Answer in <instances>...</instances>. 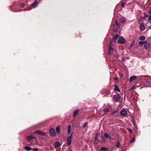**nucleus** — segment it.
<instances>
[{
	"instance_id": "79ce46f5",
	"label": "nucleus",
	"mask_w": 151,
	"mask_h": 151,
	"mask_svg": "<svg viewBox=\"0 0 151 151\" xmlns=\"http://www.w3.org/2000/svg\"><path fill=\"white\" fill-rule=\"evenodd\" d=\"M24 4H22L21 5V6H22V7H23L24 6Z\"/></svg>"
},
{
	"instance_id": "cd10ccee",
	"label": "nucleus",
	"mask_w": 151,
	"mask_h": 151,
	"mask_svg": "<svg viewBox=\"0 0 151 151\" xmlns=\"http://www.w3.org/2000/svg\"><path fill=\"white\" fill-rule=\"evenodd\" d=\"M101 150L102 151H105L106 150V149L104 147H102L101 148Z\"/></svg>"
},
{
	"instance_id": "a878e982",
	"label": "nucleus",
	"mask_w": 151,
	"mask_h": 151,
	"mask_svg": "<svg viewBox=\"0 0 151 151\" xmlns=\"http://www.w3.org/2000/svg\"><path fill=\"white\" fill-rule=\"evenodd\" d=\"M102 142H106V139H105V138L104 137V136L103 135L102 136Z\"/></svg>"
},
{
	"instance_id": "4be33fe9",
	"label": "nucleus",
	"mask_w": 151,
	"mask_h": 151,
	"mask_svg": "<svg viewBox=\"0 0 151 151\" xmlns=\"http://www.w3.org/2000/svg\"><path fill=\"white\" fill-rule=\"evenodd\" d=\"M146 41L144 42H142V41H139V44L140 46H142L145 42Z\"/></svg>"
},
{
	"instance_id": "473e14b6",
	"label": "nucleus",
	"mask_w": 151,
	"mask_h": 151,
	"mask_svg": "<svg viewBox=\"0 0 151 151\" xmlns=\"http://www.w3.org/2000/svg\"><path fill=\"white\" fill-rule=\"evenodd\" d=\"M104 111L106 112H108L109 111V110L108 109H104Z\"/></svg>"
},
{
	"instance_id": "20e7f679",
	"label": "nucleus",
	"mask_w": 151,
	"mask_h": 151,
	"mask_svg": "<svg viewBox=\"0 0 151 151\" xmlns=\"http://www.w3.org/2000/svg\"><path fill=\"white\" fill-rule=\"evenodd\" d=\"M109 51H113L114 50V48L113 47V44L112 43V41L111 40L109 42Z\"/></svg>"
},
{
	"instance_id": "a211bd4d",
	"label": "nucleus",
	"mask_w": 151,
	"mask_h": 151,
	"mask_svg": "<svg viewBox=\"0 0 151 151\" xmlns=\"http://www.w3.org/2000/svg\"><path fill=\"white\" fill-rule=\"evenodd\" d=\"M120 21L122 23H124L125 22L126 19L124 17H122L120 19Z\"/></svg>"
},
{
	"instance_id": "a18cd8bd",
	"label": "nucleus",
	"mask_w": 151,
	"mask_h": 151,
	"mask_svg": "<svg viewBox=\"0 0 151 151\" xmlns=\"http://www.w3.org/2000/svg\"><path fill=\"white\" fill-rule=\"evenodd\" d=\"M123 77V75L122 74V75H121V78H122Z\"/></svg>"
},
{
	"instance_id": "5701e85b",
	"label": "nucleus",
	"mask_w": 151,
	"mask_h": 151,
	"mask_svg": "<svg viewBox=\"0 0 151 151\" xmlns=\"http://www.w3.org/2000/svg\"><path fill=\"white\" fill-rule=\"evenodd\" d=\"M71 125H69L68 126V134H70V132Z\"/></svg>"
},
{
	"instance_id": "412c9836",
	"label": "nucleus",
	"mask_w": 151,
	"mask_h": 151,
	"mask_svg": "<svg viewBox=\"0 0 151 151\" xmlns=\"http://www.w3.org/2000/svg\"><path fill=\"white\" fill-rule=\"evenodd\" d=\"M137 84H139V86L140 85V84L139 83H136V84L133 86L131 88H130V90H132L134 88H135V87H136V85Z\"/></svg>"
},
{
	"instance_id": "7ed1b4c3",
	"label": "nucleus",
	"mask_w": 151,
	"mask_h": 151,
	"mask_svg": "<svg viewBox=\"0 0 151 151\" xmlns=\"http://www.w3.org/2000/svg\"><path fill=\"white\" fill-rule=\"evenodd\" d=\"M72 133L69 136L67 140V145L68 146H70L71 143L72 141Z\"/></svg>"
},
{
	"instance_id": "f03ea898",
	"label": "nucleus",
	"mask_w": 151,
	"mask_h": 151,
	"mask_svg": "<svg viewBox=\"0 0 151 151\" xmlns=\"http://www.w3.org/2000/svg\"><path fill=\"white\" fill-rule=\"evenodd\" d=\"M125 40L124 38L122 37H119L118 40V42L120 44H124L125 43Z\"/></svg>"
},
{
	"instance_id": "f704fd0d",
	"label": "nucleus",
	"mask_w": 151,
	"mask_h": 151,
	"mask_svg": "<svg viewBox=\"0 0 151 151\" xmlns=\"http://www.w3.org/2000/svg\"><path fill=\"white\" fill-rule=\"evenodd\" d=\"M113 31L114 32H116L117 31V30L116 28H114L113 29Z\"/></svg>"
},
{
	"instance_id": "2eb2a0df",
	"label": "nucleus",
	"mask_w": 151,
	"mask_h": 151,
	"mask_svg": "<svg viewBox=\"0 0 151 151\" xmlns=\"http://www.w3.org/2000/svg\"><path fill=\"white\" fill-rule=\"evenodd\" d=\"M104 136L107 139H111V137L106 133H104Z\"/></svg>"
},
{
	"instance_id": "6ab92c4d",
	"label": "nucleus",
	"mask_w": 151,
	"mask_h": 151,
	"mask_svg": "<svg viewBox=\"0 0 151 151\" xmlns=\"http://www.w3.org/2000/svg\"><path fill=\"white\" fill-rule=\"evenodd\" d=\"M114 86V90L115 91L119 92L120 91V90L119 89L118 87L116 85H115Z\"/></svg>"
},
{
	"instance_id": "f8f14e48",
	"label": "nucleus",
	"mask_w": 151,
	"mask_h": 151,
	"mask_svg": "<svg viewBox=\"0 0 151 151\" xmlns=\"http://www.w3.org/2000/svg\"><path fill=\"white\" fill-rule=\"evenodd\" d=\"M139 27L141 30H143L145 28V26L144 24L143 23L141 24L140 25Z\"/></svg>"
},
{
	"instance_id": "58836bf2",
	"label": "nucleus",
	"mask_w": 151,
	"mask_h": 151,
	"mask_svg": "<svg viewBox=\"0 0 151 151\" xmlns=\"http://www.w3.org/2000/svg\"><path fill=\"white\" fill-rule=\"evenodd\" d=\"M33 151H38L37 149V148H34L33 149Z\"/></svg>"
},
{
	"instance_id": "c85d7f7f",
	"label": "nucleus",
	"mask_w": 151,
	"mask_h": 151,
	"mask_svg": "<svg viewBox=\"0 0 151 151\" xmlns=\"http://www.w3.org/2000/svg\"><path fill=\"white\" fill-rule=\"evenodd\" d=\"M148 21L149 22L151 23V16L149 17Z\"/></svg>"
},
{
	"instance_id": "39448f33",
	"label": "nucleus",
	"mask_w": 151,
	"mask_h": 151,
	"mask_svg": "<svg viewBox=\"0 0 151 151\" xmlns=\"http://www.w3.org/2000/svg\"><path fill=\"white\" fill-rule=\"evenodd\" d=\"M113 98L116 101H118L121 99L120 96L119 94L114 95L113 97Z\"/></svg>"
},
{
	"instance_id": "49530a36",
	"label": "nucleus",
	"mask_w": 151,
	"mask_h": 151,
	"mask_svg": "<svg viewBox=\"0 0 151 151\" xmlns=\"http://www.w3.org/2000/svg\"><path fill=\"white\" fill-rule=\"evenodd\" d=\"M116 25H117V23H116Z\"/></svg>"
},
{
	"instance_id": "6e6552de",
	"label": "nucleus",
	"mask_w": 151,
	"mask_h": 151,
	"mask_svg": "<svg viewBox=\"0 0 151 151\" xmlns=\"http://www.w3.org/2000/svg\"><path fill=\"white\" fill-rule=\"evenodd\" d=\"M50 134L52 136H55V132L53 129H52L49 130Z\"/></svg>"
},
{
	"instance_id": "1a4fd4ad",
	"label": "nucleus",
	"mask_w": 151,
	"mask_h": 151,
	"mask_svg": "<svg viewBox=\"0 0 151 151\" xmlns=\"http://www.w3.org/2000/svg\"><path fill=\"white\" fill-rule=\"evenodd\" d=\"M119 35L117 34H115L114 35V37L112 39V41L115 42L118 37Z\"/></svg>"
},
{
	"instance_id": "4c0bfd02",
	"label": "nucleus",
	"mask_w": 151,
	"mask_h": 151,
	"mask_svg": "<svg viewBox=\"0 0 151 151\" xmlns=\"http://www.w3.org/2000/svg\"><path fill=\"white\" fill-rule=\"evenodd\" d=\"M118 78L116 77H115L114 78V80L116 81L118 80Z\"/></svg>"
},
{
	"instance_id": "393cba45",
	"label": "nucleus",
	"mask_w": 151,
	"mask_h": 151,
	"mask_svg": "<svg viewBox=\"0 0 151 151\" xmlns=\"http://www.w3.org/2000/svg\"><path fill=\"white\" fill-rule=\"evenodd\" d=\"M88 123L87 122H85L83 125L82 127L84 128L87 125Z\"/></svg>"
},
{
	"instance_id": "0eeeda50",
	"label": "nucleus",
	"mask_w": 151,
	"mask_h": 151,
	"mask_svg": "<svg viewBox=\"0 0 151 151\" xmlns=\"http://www.w3.org/2000/svg\"><path fill=\"white\" fill-rule=\"evenodd\" d=\"M35 133H37L38 134H41L42 136H45L46 135V133L44 132H43L41 130H38L35 131Z\"/></svg>"
},
{
	"instance_id": "4468645a",
	"label": "nucleus",
	"mask_w": 151,
	"mask_h": 151,
	"mask_svg": "<svg viewBox=\"0 0 151 151\" xmlns=\"http://www.w3.org/2000/svg\"><path fill=\"white\" fill-rule=\"evenodd\" d=\"M144 46L146 49H148L150 47L149 43L148 42H145Z\"/></svg>"
},
{
	"instance_id": "c9c22d12",
	"label": "nucleus",
	"mask_w": 151,
	"mask_h": 151,
	"mask_svg": "<svg viewBox=\"0 0 151 151\" xmlns=\"http://www.w3.org/2000/svg\"><path fill=\"white\" fill-rule=\"evenodd\" d=\"M128 130L131 133H132V129H128Z\"/></svg>"
},
{
	"instance_id": "9b49d317",
	"label": "nucleus",
	"mask_w": 151,
	"mask_h": 151,
	"mask_svg": "<svg viewBox=\"0 0 151 151\" xmlns=\"http://www.w3.org/2000/svg\"><path fill=\"white\" fill-rule=\"evenodd\" d=\"M60 146V142H59L57 141L55 143V144L54 145V147L55 148V149L57 147Z\"/></svg>"
},
{
	"instance_id": "423d86ee",
	"label": "nucleus",
	"mask_w": 151,
	"mask_h": 151,
	"mask_svg": "<svg viewBox=\"0 0 151 151\" xmlns=\"http://www.w3.org/2000/svg\"><path fill=\"white\" fill-rule=\"evenodd\" d=\"M120 113L121 116H125L127 115V112L125 110H122L120 112Z\"/></svg>"
},
{
	"instance_id": "c756f323",
	"label": "nucleus",
	"mask_w": 151,
	"mask_h": 151,
	"mask_svg": "<svg viewBox=\"0 0 151 151\" xmlns=\"http://www.w3.org/2000/svg\"><path fill=\"white\" fill-rule=\"evenodd\" d=\"M120 147V146L119 145V142H118L116 145V147L117 148L119 147Z\"/></svg>"
},
{
	"instance_id": "ddd939ff",
	"label": "nucleus",
	"mask_w": 151,
	"mask_h": 151,
	"mask_svg": "<svg viewBox=\"0 0 151 151\" xmlns=\"http://www.w3.org/2000/svg\"><path fill=\"white\" fill-rule=\"evenodd\" d=\"M60 127L59 126H57L56 128L57 133L58 134H60Z\"/></svg>"
},
{
	"instance_id": "bb28decb",
	"label": "nucleus",
	"mask_w": 151,
	"mask_h": 151,
	"mask_svg": "<svg viewBox=\"0 0 151 151\" xmlns=\"http://www.w3.org/2000/svg\"><path fill=\"white\" fill-rule=\"evenodd\" d=\"M144 18L142 17V19H145V18H147L148 17V15H146L145 13H144Z\"/></svg>"
},
{
	"instance_id": "7c9ffc66",
	"label": "nucleus",
	"mask_w": 151,
	"mask_h": 151,
	"mask_svg": "<svg viewBox=\"0 0 151 151\" xmlns=\"http://www.w3.org/2000/svg\"><path fill=\"white\" fill-rule=\"evenodd\" d=\"M125 4H126V3L125 2L122 3L121 4V6L122 7H124V5Z\"/></svg>"
},
{
	"instance_id": "f257e3e1",
	"label": "nucleus",
	"mask_w": 151,
	"mask_h": 151,
	"mask_svg": "<svg viewBox=\"0 0 151 151\" xmlns=\"http://www.w3.org/2000/svg\"><path fill=\"white\" fill-rule=\"evenodd\" d=\"M37 1H35L33 3L31 4L29 6V8L30 9L29 10H27V11L30 10L31 9L34 8L37 6Z\"/></svg>"
},
{
	"instance_id": "e433bc0d",
	"label": "nucleus",
	"mask_w": 151,
	"mask_h": 151,
	"mask_svg": "<svg viewBox=\"0 0 151 151\" xmlns=\"http://www.w3.org/2000/svg\"><path fill=\"white\" fill-rule=\"evenodd\" d=\"M116 111H112L111 113L113 114H114L116 113Z\"/></svg>"
},
{
	"instance_id": "9d476101",
	"label": "nucleus",
	"mask_w": 151,
	"mask_h": 151,
	"mask_svg": "<svg viewBox=\"0 0 151 151\" xmlns=\"http://www.w3.org/2000/svg\"><path fill=\"white\" fill-rule=\"evenodd\" d=\"M34 137L30 135L26 137V139L28 141V142H29L30 140L34 139Z\"/></svg>"
},
{
	"instance_id": "b1692460",
	"label": "nucleus",
	"mask_w": 151,
	"mask_h": 151,
	"mask_svg": "<svg viewBox=\"0 0 151 151\" xmlns=\"http://www.w3.org/2000/svg\"><path fill=\"white\" fill-rule=\"evenodd\" d=\"M145 39V37L144 36H142L140 37V40H144Z\"/></svg>"
},
{
	"instance_id": "f3484780",
	"label": "nucleus",
	"mask_w": 151,
	"mask_h": 151,
	"mask_svg": "<svg viewBox=\"0 0 151 151\" xmlns=\"http://www.w3.org/2000/svg\"><path fill=\"white\" fill-rule=\"evenodd\" d=\"M137 77V76H132L130 78V81H131L134 79H135Z\"/></svg>"
},
{
	"instance_id": "ea45409f",
	"label": "nucleus",
	"mask_w": 151,
	"mask_h": 151,
	"mask_svg": "<svg viewBox=\"0 0 151 151\" xmlns=\"http://www.w3.org/2000/svg\"><path fill=\"white\" fill-rule=\"evenodd\" d=\"M149 10H150V12H149V14H151V7H150L149 9Z\"/></svg>"
},
{
	"instance_id": "72a5a7b5",
	"label": "nucleus",
	"mask_w": 151,
	"mask_h": 151,
	"mask_svg": "<svg viewBox=\"0 0 151 151\" xmlns=\"http://www.w3.org/2000/svg\"><path fill=\"white\" fill-rule=\"evenodd\" d=\"M134 44V42L132 43L131 44L130 48H131L133 46Z\"/></svg>"
},
{
	"instance_id": "2f4dec72",
	"label": "nucleus",
	"mask_w": 151,
	"mask_h": 151,
	"mask_svg": "<svg viewBox=\"0 0 151 151\" xmlns=\"http://www.w3.org/2000/svg\"><path fill=\"white\" fill-rule=\"evenodd\" d=\"M135 140V138H133L132 139H131V140L130 141V143H132L133 142H134V140Z\"/></svg>"
},
{
	"instance_id": "37998d69",
	"label": "nucleus",
	"mask_w": 151,
	"mask_h": 151,
	"mask_svg": "<svg viewBox=\"0 0 151 151\" xmlns=\"http://www.w3.org/2000/svg\"><path fill=\"white\" fill-rule=\"evenodd\" d=\"M111 52H110V51H109V52L108 53V54L109 55H111Z\"/></svg>"
},
{
	"instance_id": "dca6fc26",
	"label": "nucleus",
	"mask_w": 151,
	"mask_h": 151,
	"mask_svg": "<svg viewBox=\"0 0 151 151\" xmlns=\"http://www.w3.org/2000/svg\"><path fill=\"white\" fill-rule=\"evenodd\" d=\"M79 112V110L78 109L75 110L73 112V117L76 116L78 114Z\"/></svg>"
},
{
	"instance_id": "a19ab883",
	"label": "nucleus",
	"mask_w": 151,
	"mask_h": 151,
	"mask_svg": "<svg viewBox=\"0 0 151 151\" xmlns=\"http://www.w3.org/2000/svg\"><path fill=\"white\" fill-rule=\"evenodd\" d=\"M146 82L147 83H150V81H148V80H147L146 81Z\"/></svg>"
},
{
	"instance_id": "aec40b11",
	"label": "nucleus",
	"mask_w": 151,
	"mask_h": 151,
	"mask_svg": "<svg viewBox=\"0 0 151 151\" xmlns=\"http://www.w3.org/2000/svg\"><path fill=\"white\" fill-rule=\"evenodd\" d=\"M24 148L25 150L27 151H29L31 149V148L28 146H25L24 147Z\"/></svg>"
},
{
	"instance_id": "c03bdc74",
	"label": "nucleus",
	"mask_w": 151,
	"mask_h": 151,
	"mask_svg": "<svg viewBox=\"0 0 151 151\" xmlns=\"http://www.w3.org/2000/svg\"><path fill=\"white\" fill-rule=\"evenodd\" d=\"M97 139V137H96L95 138V140L96 141V140Z\"/></svg>"
}]
</instances>
